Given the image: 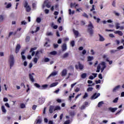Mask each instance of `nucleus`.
I'll list each match as a JSON object with an SVG mask.
<instances>
[{
    "label": "nucleus",
    "mask_w": 124,
    "mask_h": 124,
    "mask_svg": "<svg viewBox=\"0 0 124 124\" xmlns=\"http://www.w3.org/2000/svg\"><path fill=\"white\" fill-rule=\"evenodd\" d=\"M105 68H106V63L104 62H102L97 66L96 72H100V69L101 72H103V71Z\"/></svg>",
    "instance_id": "obj_1"
},
{
    "label": "nucleus",
    "mask_w": 124,
    "mask_h": 124,
    "mask_svg": "<svg viewBox=\"0 0 124 124\" xmlns=\"http://www.w3.org/2000/svg\"><path fill=\"white\" fill-rule=\"evenodd\" d=\"M88 32H89L90 35H93V29L94 27H93V25L92 22H90V23L88 25Z\"/></svg>",
    "instance_id": "obj_2"
},
{
    "label": "nucleus",
    "mask_w": 124,
    "mask_h": 124,
    "mask_svg": "<svg viewBox=\"0 0 124 124\" xmlns=\"http://www.w3.org/2000/svg\"><path fill=\"white\" fill-rule=\"evenodd\" d=\"M15 63V60L14 59V56L13 55H11L10 56L9 58V63H10V68L11 69L13 65H14V63Z\"/></svg>",
    "instance_id": "obj_3"
},
{
    "label": "nucleus",
    "mask_w": 124,
    "mask_h": 124,
    "mask_svg": "<svg viewBox=\"0 0 124 124\" xmlns=\"http://www.w3.org/2000/svg\"><path fill=\"white\" fill-rule=\"evenodd\" d=\"M37 49V47H34L31 48V50L30 51V53H31V56L33 57L34 55H35V52L33 51H35Z\"/></svg>",
    "instance_id": "obj_4"
},
{
    "label": "nucleus",
    "mask_w": 124,
    "mask_h": 124,
    "mask_svg": "<svg viewBox=\"0 0 124 124\" xmlns=\"http://www.w3.org/2000/svg\"><path fill=\"white\" fill-rule=\"evenodd\" d=\"M100 96V93H94L91 97V99H96L97 97Z\"/></svg>",
    "instance_id": "obj_5"
},
{
    "label": "nucleus",
    "mask_w": 124,
    "mask_h": 124,
    "mask_svg": "<svg viewBox=\"0 0 124 124\" xmlns=\"http://www.w3.org/2000/svg\"><path fill=\"white\" fill-rule=\"evenodd\" d=\"M21 49V45L20 44H17L16 47V54H18L20 49Z\"/></svg>",
    "instance_id": "obj_6"
},
{
    "label": "nucleus",
    "mask_w": 124,
    "mask_h": 124,
    "mask_svg": "<svg viewBox=\"0 0 124 124\" xmlns=\"http://www.w3.org/2000/svg\"><path fill=\"white\" fill-rule=\"evenodd\" d=\"M78 4H76V2H71L70 4V6L71 7V8H73V7H75V8L76 9V7H77V6H78Z\"/></svg>",
    "instance_id": "obj_7"
},
{
    "label": "nucleus",
    "mask_w": 124,
    "mask_h": 124,
    "mask_svg": "<svg viewBox=\"0 0 124 124\" xmlns=\"http://www.w3.org/2000/svg\"><path fill=\"white\" fill-rule=\"evenodd\" d=\"M58 74V72L55 71L51 73V74H50V75L47 77V79H49V78L51 77H53V76H56Z\"/></svg>",
    "instance_id": "obj_8"
},
{
    "label": "nucleus",
    "mask_w": 124,
    "mask_h": 124,
    "mask_svg": "<svg viewBox=\"0 0 124 124\" xmlns=\"http://www.w3.org/2000/svg\"><path fill=\"white\" fill-rule=\"evenodd\" d=\"M32 75H34V73H32V74H29V78L30 81L32 82H34V79L33 78V76Z\"/></svg>",
    "instance_id": "obj_9"
},
{
    "label": "nucleus",
    "mask_w": 124,
    "mask_h": 124,
    "mask_svg": "<svg viewBox=\"0 0 124 124\" xmlns=\"http://www.w3.org/2000/svg\"><path fill=\"white\" fill-rule=\"evenodd\" d=\"M119 89H121V85H117L112 90L113 93H116L117 91H119Z\"/></svg>",
    "instance_id": "obj_10"
},
{
    "label": "nucleus",
    "mask_w": 124,
    "mask_h": 124,
    "mask_svg": "<svg viewBox=\"0 0 124 124\" xmlns=\"http://www.w3.org/2000/svg\"><path fill=\"white\" fill-rule=\"evenodd\" d=\"M66 74H67V71L66 69H64L62 72V77H63V76H66Z\"/></svg>",
    "instance_id": "obj_11"
},
{
    "label": "nucleus",
    "mask_w": 124,
    "mask_h": 124,
    "mask_svg": "<svg viewBox=\"0 0 124 124\" xmlns=\"http://www.w3.org/2000/svg\"><path fill=\"white\" fill-rule=\"evenodd\" d=\"M54 109L55 107L54 106H50L49 109V113H50V114H52V113H53V111H54Z\"/></svg>",
    "instance_id": "obj_12"
},
{
    "label": "nucleus",
    "mask_w": 124,
    "mask_h": 124,
    "mask_svg": "<svg viewBox=\"0 0 124 124\" xmlns=\"http://www.w3.org/2000/svg\"><path fill=\"white\" fill-rule=\"evenodd\" d=\"M62 51H66V49H67V47L66 46V43H64L62 44Z\"/></svg>",
    "instance_id": "obj_13"
},
{
    "label": "nucleus",
    "mask_w": 124,
    "mask_h": 124,
    "mask_svg": "<svg viewBox=\"0 0 124 124\" xmlns=\"http://www.w3.org/2000/svg\"><path fill=\"white\" fill-rule=\"evenodd\" d=\"M25 52L26 51L25 50H24V51H22L21 53V58H22L23 61H26V56L25 55H24V54H25Z\"/></svg>",
    "instance_id": "obj_14"
},
{
    "label": "nucleus",
    "mask_w": 124,
    "mask_h": 124,
    "mask_svg": "<svg viewBox=\"0 0 124 124\" xmlns=\"http://www.w3.org/2000/svg\"><path fill=\"white\" fill-rule=\"evenodd\" d=\"M69 114L70 117H72V118H73V117L75 116V111H74V110H71L69 111Z\"/></svg>",
    "instance_id": "obj_15"
},
{
    "label": "nucleus",
    "mask_w": 124,
    "mask_h": 124,
    "mask_svg": "<svg viewBox=\"0 0 124 124\" xmlns=\"http://www.w3.org/2000/svg\"><path fill=\"white\" fill-rule=\"evenodd\" d=\"M118 108H109L108 110L112 112V113H114L115 111H117Z\"/></svg>",
    "instance_id": "obj_16"
},
{
    "label": "nucleus",
    "mask_w": 124,
    "mask_h": 124,
    "mask_svg": "<svg viewBox=\"0 0 124 124\" xmlns=\"http://www.w3.org/2000/svg\"><path fill=\"white\" fill-rule=\"evenodd\" d=\"M114 33H115V34H118L120 36H122L123 35V32L120 31H114Z\"/></svg>",
    "instance_id": "obj_17"
},
{
    "label": "nucleus",
    "mask_w": 124,
    "mask_h": 124,
    "mask_svg": "<svg viewBox=\"0 0 124 124\" xmlns=\"http://www.w3.org/2000/svg\"><path fill=\"white\" fill-rule=\"evenodd\" d=\"M12 34H13V35H16V34H17V31H16L15 32H12L11 31L9 33V37H10L11 36V35H12Z\"/></svg>",
    "instance_id": "obj_18"
},
{
    "label": "nucleus",
    "mask_w": 124,
    "mask_h": 124,
    "mask_svg": "<svg viewBox=\"0 0 124 124\" xmlns=\"http://www.w3.org/2000/svg\"><path fill=\"white\" fill-rule=\"evenodd\" d=\"M78 67L80 70H82V69H84V65H82L80 62H78Z\"/></svg>",
    "instance_id": "obj_19"
},
{
    "label": "nucleus",
    "mask_w": 124,
    "mask_h": 124,
    "mask_svg": "<svg viewBox=\"0 0 124 124\" xmlns=\"http://www.w3.org/2000/svg\"><path fill=\"white\" fill-rule=\"evenodd\" d=\"M25 8H26V12H30L31 10V8L29 5L25 7Z\"/></svg>",
    "instance_id": "obj_20"
},
{
    "label": "nucleus",
    "mask_w": 124,
    "mask_h": 124,
    "mask_svg": "<svg viewBox=\"0 0 124 124\" xmlns=\"http://www.w3.org/2000/svg\"><path fill=\"white\" fill-rule=\"evenodd\" d=\"M48 88V85L44 84L42 86H41V90H45Z\"/></svg>",
    "instance_id": "obj_21"
},
{
    "label": "nucleus",
    "mask_w": 124,
    "mask_h": 124,
    "mask_svg": "<svg viewBox=\"0 0 124 124\" xmlns=\"http://www.w3.org/2000/svg\"><path fill=\"white\" fill-rule=\"evenodd\" d=\"M1 111L3 113H6V109H5V108L4 107V106H2L1 107Z\"/></svg>",
    "instance_id": "obj_22"
},
{
    "label": "nucleus",
    "mask_w": 124,
    "mask_h": 124,
    "mask_svg": "<svg viewBox=\"0 0 124 124\" xmlns=\"http://www.w3.org/2000/svg\"><path fill=\"white\" fill-rule=\"evenodd\" d=\"M68 56H69V54L67 52H66L63 55L62 58V59H65V58H67Z\"/></svg>",
    "instance_id": "obj_23"
},
{
    "label": "nucleus",
    "mask_w": 124,
    "mask_h": 124,
    "mask_svg": "<svg viewBox=\"0 0 124 124\" xmlns=\"http://www.w3.org/2000/svg\"><path fill=\"white\" fill-rule=\"evenodd\" d=\"M86 77H87V74L85 73L82 74L81 75V78L82 79H85L86 78Z\"/></svg>",
    "instance_id": "obj_24"
},
{
    "label": "nucleus",
    "mask_w": 124,
    "mask_h": 124,
    "mask_svg": "<svg viewBox=\"0 0 124 124\" xmlns=\"http://www.w3.org/2000/svg\"><path fill=\"white\" fill-rule=\"evenodd\" d=\"M68 11H69V15H73L74 14V13H75V11L74 10H73L72 11L70 9H69Z\"/></svg>",
    "instance_id": "obj_25"
},
{
    "label": "nucleus",
    "mask_w": 124,
    "mask_h": 124,
    "mask_svg": "<svg viewBox=\"0 0 124 124\" xmlns=\"http://www.w3.org/2000/svg\"><path fill=\"white\" fill-rule=\"evenodd\" d=\"M99 41H104V40H105V39H104L103 38V37L100 35V34H99Z\"/></svg>",
    "instance_id": "obj_26"
},
{
    "label": "nucleus",
    "mask_w": 124,
    "mask_h": 124,
    "mask_svg": "<svg viewBox=\"0 0 124 124\" xmlns=\"http://www.w3.org/2000/svg\"><path fill=\"white\" fill-rule=\"evenodd\" d=\"M34 86L35 87H36V88H37L38 89H39L40 90H41V86H40V85H39V84L38 83H34Z\"/></svg>",
    "instance_id": "obj_27"
},
{
    "label": "nucleus",
    "mask_w": 124,
    "mask_h": 124,
    "mask_svg": "<svg viewBox=\"0 0 124 124\" xmlns=\"http://www.w3.org/2000/svg\"><path fill=\"white\" fill-rule=\"evenodd\" d=\"M58 82H54L52 83L51 85H50V87L51 88H53V87H56V86H57L58 85Z\"/></svg>",
    "instance_id": "obj_28"
},
{
    "label": "nucleus",
    "mask_w": 124,
    "mask_h": 124,
    "mask_svg": "<svg viewBox=\"0 0 124 124\" xmlns=\"http://www.w3.org/2000/svg\"><path fill=\"white\" fill-rule=\"evenodd\" d=\"M106 62H108V64L111 65L112 64V63H113V61H109V58H107L106 60Z\"/></svg>",
    "instance_id": "obj_29"
},
{
    "label": "nucleus",
    "mask_w": 124,
    "mask_h": 124,
    "mask_svg": "<svg viewBox=\"0 0 124 124\" xmlns=\"http://www.w3.org/2000/svg\"><path fill=\"white\" fill-rule=\"evenodd\" d=\"M73 31H74V33L75 35H76V36H78L79 35V32H78V31L74 30Z\"/></svg>",
    "instance_id": "obj_30"
},
{
    "label": "nucleus",
    "mask_w": 124,
    "mask_h": 124,
    "mask_svg": "<svg viewBox=\"0 0 124 124\" xmlns=\"http://www.w3.org/2000/svg\"><path fill=\"white\" fill-rule=\"evenodd\" d=\"M93 60V56H88V62H91Z\"/></svg>",
    "instance_id": "obj_31"
},
{
    "label": "nucleus",
    "mask_w": 124,
    "mask_h": 124,
    "mask_svg": "<svg viewBox=\"0 0 124 124\" xmlns=\"http://www.w3.org/2000/svg\"><path fill=\"white\" fill-rule=\"evenodd\" d=\"M31 40V37L29 36H27L26 38L25 39L26 42H30V40Z\"/></svg>",
    "instance_id": "obj_32"
},
{
    "label": "nucleus",
    "mask_w": 124,
    "mask_h": 124,
    "mask_svg": "<svg viewBox=\"0 0 124 124\" xmlns=\"http://www.w3.org/2000/svg\"><path fill=\"white\" fill-rule=\"evenodd\" d=\"M104 103L103 102V101H101L100 102L98 103L97 107H101V106H102V105L104 104Z\"/></svg>",
    "instance_id": "obj_33"
},
{
    "label": "nucleus",
    "mask_w": 124,
    "mask_h": 124,
    "mask_svg": "<svg viewBox=\"0 0 124 124\" xmlns=\"http://www.w3.org/2000/svg\"><path fill=\"white\" fill-rule=\"evenodd\" d=\"M20 107L21 109H24V108H26V105L23 103H21L20 104Z\"/></svg>",
    "instance_id": "obj_34"
},
{
    "label": "nucleus",
    "mask_w": 124,
    "mask_h": 124,
    "mask_svg": "<svg viewBox=\"0 0 124 124\" xmlns=\"http://www.w3.org/2000/svg\"><path fill=\"white\" fill-rule=\"evenodd\" d=\"M23 3H24V7H27V6H29V5H28V1H27V0H24L23 1Z\"/></svg>",
    "instance_id": "obj_35"
},
{
    "label": "nucleus",
    "mask_w": 124,
    "mask_h": 124,
    "mask_svg": "<svg viewBox=\"0 0 124 124\" xmlns=\"http://www.w3.org/2000/svg\"><path fill=\"white\" fill-rule=\"evenodd\" d=\"M56 110H61V107L57 106L54 108V111H56Z\"/></svg>",
    "instance_id": "obj_36"
},
{
    "label": "nucleus",
    "mask_w": 124,
    "mask_h": 124,
    "mask_svg": "<svg viewBox=\"0 0 124 124\" xmlns=\"http://www.w3.org/2000/svg\"><path fill=\"white\" fill-rule=\"evenodd\" d=\"M68 69L69 70H74V67L73 66V65H70V66H69L68 67Z\"/></svg>",
    "instance_id": "obj_37"
},
{
    "label": "nucleus",
    "mask_w": 124,
    "mask_h": 124,
    "mask_svg": "<svg viewBox=\"0 0 124 124\" xmlns=\"http://www.w3.org/2000/svg\"><path fill=\"white\" fill-rule=\"evenodd\" d=\"M3 20H4V17L3 16L0 15V22H3Z\"/></svg>",
    "instance_id": "obj_38"
},
{
    "label": "nucleus",
    "mask_w": 124,
    "mask_h": 124,
    "mask_svg": "<svg viewBox=\"0 0 124 124\" xmlns=\"http://www.w3.org/2000/svg\"><path fill=\"white\" fill-rule=\"evenodd\" d=\"M70 44L72 47H74V46H75V42L74 41H72Z\"/></svg>",
    "instance_id": "obj_39"
},
{
    "label": "nucleus",
    "mask_w": 124,
    "mask_h": 124,
    "mask_svg": "<svg viewBox=\"0 0 124 124\" xmlns=\"http://www.w3.org/2000/svg\"><path fill=\"white\" fill-rule=\"evenodd\" d=\"M56 54H57V51H53L50 52V54L52 55L53 56L56 55Z\"/></svg>",
    "instance_id": "obj_40"
},
{
    "label": "nucleus",
    "mask_w": 124,
    "mask_h": 124,
    "mask_svg": "<svg viewBox=\"0 0 124 124\" xmlns=\"http://www.w3.org/2000/svg\"><path fill=\"white\" fill-rule=\"evenodd\" d=\"M116 26V30H119V29H120V23H117L115 24Z\"/></svg>",
    "instance_id": "obj_41"
},
{
    "label": "nucleus",
    "mask_w": 124,
    "mask_h": 124,
    "mask_svg": "<svg viewBox=\"0 0 124 124\" xmlns=\"http://www.w3.org/2000/svg\"><path fill=\"white\" fill-rule=\"evenodd\" d=\"M93 90V87H89L87 89V92H92Z\"/></svg>",
    "instance_id": "obj_42"
},
{
    "label": "nucleus",
    "mask_w": 124,
    "mask_h": 124,
    "mask_svg": "<svg viewBox=\"0 0 124 124\" xmlns=\"http://www.w3.org/2000/svg\"><path fill=\"white\" fill-rule=\"evenodd\" d=\"M118 100H119V98L116 97L115 99L113 100V103H117V102H118Z\"/></svg>",
    "instance_id": "obj_43"
},
{
    "label": "nucleus",
    "mask_w": 124,
    "mask_h": 124,
    "mask_svg": "<svg viewBox=\"0 0 124 124\" xmlns=\"http://www.w3.org/2000/svg\"><path fill=\"white\" fill-rule=\"evenodd\" d=\"M82 16L83 17H85V18H89V16H88V15H87V14H86V13H84L82 14Z\"/></svg>",
    "instance_id": "obj_44"
},
{
    "label": "nucleus",
    "mask_w": 124,
    "mask_h": 124,
    "mask_svg": "<svg viewBox=\"0 0 124 124\" xmlns=\"http://www.w3.org/2000/svg\"><path fill=\"white\" fill-rule=\"evenodd\" d=\"M44 46H46V47H50V44H48V42H46L45 43V44H44Z\"/></svg>",
    "instance_id": "obj_45"
},
{
    "label": "nucleus",
    "mask_w": 124,
    "mask_h": 124,
    "mask_svg": "<svg viewBox=\"0 0 124 124\" xmlns=\"http://www.w3.org/2000/svg\"><path fill=\"white\" fill-rule=\"evenodd\" d=\"M117 51H118V50H111L110 51V52L111 54H115V53H116Z\"/></svg>",
    "instance_id": "obj_46"
},
{
    "label": "nucleus",
    "mask_w": 124,
    "mask_h": 124,
    "mask_svg": "<svg viewBox=\"0 0 124 124\" xmlns=\"http://www.w3.org/2000/svg\"><path fill=\"white\" fill-rule=\"evenodd\" d=\"M50 61V59L48 58H46L44 59V62H48Z\"/></svg>",
    "instance_id": "obj_47"
},
{
    "label": "nucleus",
    "mask_w": 124,
    "mask_h": 124,
    "mask_svg": "<svg viewBox=\"0 0 124 124\" xmlns=\"http://www.w3.org/2000/svg\"><path fill=\"white\" fill-rule=\"evenodd\" d=\"M36 22L37 23H40L41 22V18L40 17H37L36 19Z\"/></svg>",
    "instance_id": "obj_48"
},
{
    "label": "nucleus",
    "mask_w": 124,
    "mask_h": 124,
    "mask_svg": "<svg viewBox=\"0 0 124 124\" xmlns=\"http://www.w3.org/2000/svg\"><path fill=\"white\" fill-rule=\"evenodd\" d=\"M38 54H39V51L37 50L36 51V53L35 54V57H37V58H39V56H38Z\"/></svg>",
    "instance_id": "obj_49"
},
{
    "label": "nucleus",
    "mask_w": 124,
    "mask_h": 124,
    "mask_svg": "<svg viewBox=\"0 0 124 124\" xmlns=\"http://www.w3.org/2000/svg\"><path fill=\"white\" fill-rule=\"evenodd\" d=\"M46 35L47 36H52L53 35V33H52L51 32H48L47 33H46Z\"/></svg>",
    "instance_id": "obj_50"
},
{
    "label": "nucleus",
    "mask_w": 124,
    "mask_h": 124,
    "mask_svg": "<svg viewBox=\"0 0 124 124\" xmlns=\"http://www.w3.org/2000/svg\"><path fill=\"white\" fill-rule=\"evenodd\" d=\"M117 49L118 50H122L123 49H124V46H120L117 47Z\"/></svg>",
    "instance_id": "obj_51"
},
{
    "label": "nucleus",
    "mask_w": 124,
    "mask_h": 124,
    "mask_svg": "<svg viewBox=\"0 0 124 124\" xmlns=\"http://www.w3.org/2000/svg\"><path fill=\"white\" fill-rule=\"evenodd\" d=\"M70 124V120H68L64 122V124Z\"/></svg>",
    "instance_id": "obj_52"
},
{
    "label": "nucleus",
    "mask_w": 124,
    "mask_h": 124,
    "mask_svg": "<svg viewBox=\"0 0 124 124\" xmlns=\"http://www.w3.org/2000/svg\"><path fill=\"white\" fill-rule=\"evenodd\" d=\"M37 61H38V59L36 57L33 58V62H35V63H37Z\"/></svg>",
    "instance_id": "obj_53"
},
{
    "label": "nucleus",
    "mask_w": 124,
    "mask_h": 124,
    "mask_svg": "<svg viewBox=\"0 0 124 124\" xmlns=\"http://www.w3.org/2000/svg\"><path fill=\"white\" fill-rule=\"evenodd\" d=\"M88 93H85L84 94V95L83 97V98H86L88 97Z\"/></svg>",
    "instance_id": "obj_54"
},
{
    "label": "nucleus",
    "mask_w": 124,
    "mask_h": 124,
    "mask_svg": "<svg viewBox=\"0 0 124 124\" xmlns=\"http://www.w3.org/2000/svg\"><path fill=\"white\" fill-rule=\"evenodd\" d=\"M32 8L34 9L36 7V4H35V3H33L32 4Z\"/></svg>",
    "instance_id": "obj_55"
},
{
    "label": "nucleus",
    "mask_w": 124,
    "mask_h": 124,
    "mask_svg": "<svg viewBox=\"0 0 124 124\" xmlns=\"http://www.w3.org/2000/svg\"><path fill=\"white\" fill-rule=\"evenodd\" d=\"M5 106H6V107H7L8 108H10V106H9V104H8V103H6L5 104Z\"/></svg>",
    "instance_id": "obj_56"
},
{
    "label": "nucleus",
    "mask_w": 124,
    "mask_h": 124,
    "mask_svg": "<svg viewBox=\"0 0 124 124\" xmlns=\"http://www.w3.org/2000/svg\"><path fill=\"white\" fill-rule=\"evenodd\" d=\"M12 5L11 3H8L7 4V5L6 6V8H10V7H11Z\"/></svg>",
    "instance_id": "obj_57"
},
{
    "label": "nucleus",
    "mask_w": 124,
    "mask_h": 124,
    "mask_svg": "<svg viewBox=\"0 0 124 124\" xmlns=\"http://www.w3.org/2000/svg\"><path fill=\"white\" fill-rule=\"evenodd\" d=\"M85 108H86V106H85V105H82L80 107L81 110H84V109H85Z\"/></svg>",
    "instance_id": "obj_58"
},
{
    "label": "nucleus",
    "mask_w": 124,
    "mask_h": 124,
    "mask_svg": "<svg viewBox=\"0 0 124 124\" xmlns=\"http://www.w3.org/2000/svg\"><path fill=\"white\" fill-rule=\"evenodd\" d=\"M3 101H4V102H7V101H8V99L6 97H4Z\"/></svg>",
    "instance_id": "obj_59"
},
{
    "label": "nucleus",
    "mask_w": 124,
    "mask_h": 124,
    "mask_svg": "<svg viewBox=\"0 0 124 124\" xmlns=\"http://www.w3.org/2000/svg\"><path fill=\"white\" fill-rule=\"evenodd\" d=\"M36 107H37V106L34 105L32 107V110H35L36 109Z\"/></svg>",
    "instance_id": "obj_60"
},
{
    "label": "nucleus",
    "mask_w": 124,
    "mask_h": 124,
    "mask_svg": "<svg viewBox=\"0 0 124 124\" xmlns=\"http://www.w3.org/2000/svg\"><path fill=\"white\" fill-rule=\"evenodd\" d=\"M53 46H54V48H55V49H56V48H58V47H59V45L54 44L53 45Z\"/></svg>",
    "instance_id": "obj_61"
},
{
    "label": "nucleus",
    "mask_w": 124,
    "mask_h": 124,
    "mask_svg": "<svg viewBox=\"0 0 124 124\" xmlns=\"http://www.w3.org/2000/svg\"><path fill=\"white\" fill-rule=\"evenodd\" d=\"M109 37H111L112 38H114V37H115V36L112 33L109 34Z\"/></svg>",
    "instance_id": "obj_62"
},
{
    "label": "nucleus",
    "mask_w": 124,
    "mask_h": 124,
    "mask_svg": "<svg viewBox=\"0 0 124 124\" xmlns=\"http://www.w3.org/2000/svg\"><path fill=\"white\" fill-rule=\"evenodd\" d=\"M42 122L41 119H38L37 120V124H41Z\"/></svg>",
    "instance_id": "obj_63"
},
{
    "label": "nucleus",
    "mask_w": 124,
    "mask_h": 124,
    "mask_svg": "<svg viewBox=\"0 0 124 124\" xmlns=\"http://www.w3.org/2000/svg\"><path fill=\"white\" fill-rule=\"evenodd\" d=\"M98 78H100V79H102V78H103L102 77V75L101 74H99L98 75Z\"/></svg>",
    "instance_id": "obj_64"
}]
</instances>
